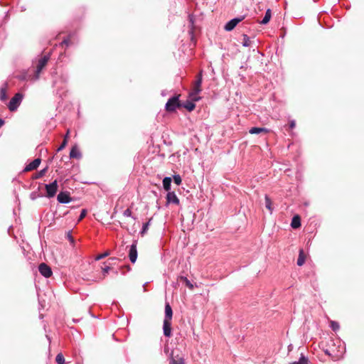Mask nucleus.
I'll return each instance as SVG.
<instances>
[{"instance_id":"obj_7","label":"nucleus","mask_w":364,"mask_h":364,"mask_svg":"<svg viewBox=\"0 0 364 364\" xmlns=\"http://www.w3.org/2000/svg\"><path fill=\"white\" fill-rule=\"evenodd\" d=\"M136 242L134 241L129 247V258L132 263H134L137 259Z\"/></svg>"},{"instance_id":"obj_27","label":"nucleus","mask_w":364,"mask_h":364,"mask_svg":"<svg viewBox=\"0 0 364 364\" xmlns=\"http://www.w3.org/2000/svg\"><path fill=\"white\" fill-rule=\"evenodd\" d=\"M330 327L331 328V329L334 331H336L339 329L340 328V326H339V323L336 321H331V323H330Z\"/></svg>"},{"instance_id":"obj_37","label":"nucleus","mask_w":364,"mask_h":364,"mask_svg":"<svg viewBox=\"0 0 364 364\" xmlns=\"http://www.w3.org/2000/svg\"><path fill=\"white\" fill-rule=\"evenodd\" d=\"M69 42H70V39H69V38H65V39L62 41L61 44H62V45H65V46H68L69 45Z\"/></svg>"},{"instance_id":"obj_13","label":"nucleus","mask_w":364,"mask_h":364,"mask_svg":"<svg viewBox=\"0 0 364 364\" xmlns=\"http://www.w3.org/2000/svg\"><path fill=\"white\" fill-rule=\"evenodd\" d=\"M166 202L167 203H173L175 205H178L180 201L177 196L174 192L168 191L166 195Z\"/></svg>"},{"instance_id":"obj_25","label":"nucleus","mask_w":364,"mask_h":364,"mask_svg":"<svg viewBox=\"0 0 364 364\" xmlns=\"http://www.w3.org/2000/svg\"><path fill=\"white\" fill-rule=\"evenodd\" d=\"M180 279L183 282H185L186 285L190 289H193L194 286L193 284L191 283V282L188 279L187 277H183V276H181L180 277Z\"/></svg>"},{"instance_id":"obj_18","label":"nucleus","mask_w":364,"mask_h":364,"mask_svg":"<svg viewBox=\"0 0 364 364\" xmlns=\"http://www.w3.org/2000/svg\"><path fill=\"white\" fill-rule=\"evenodd\" d=\"M171 177L167 176L163 179V186H164V190H166V191H169V190L171 189Z\"/></svg>"},{"instance_id":"obj_21","label":"nucleus","mask_w":364,"mask_h":364,"mask_svg":"<svg viewBox=\"0 0 364 364\" xmlns=\"http://www.w3.org/2000/svg\"><path fill=\"white\" fill-rule=\"evenodd\" d=\"M194 101H193L191 100V101H189V100H187L184 104H183V107H185L187 110L188 111H193L195 107H196V105L195 103L193 102Z\"/></svg>"},{"instance_id":"obj_43","label":"nucleus","mask_w":364,"mask_h":364,"mask_svg":"<svg viewBox=\"0 0 364 364\" xmlns=\"http://www.w3.org/2000/svg\"><path fill=\"white\" fill-rule=\"evenodd\" d=\"M289 364H296V362L295 361V362L291 363Z\"/></svg>"},{"instance_id":"obj_12","label":"nucleus","mask_w":364,"mask_h":364,"mask_svg":"<svg viewBox=\"0 0 364 364\" xmlns=\"http://www.w3.org/2000/svg\"><path fill=\"white\" fill-rule=\"evenodd\" d=\"M41 161V160L39 158L34 159L33 161H31V163L26 166V167L23 169V171L28 172L36 169L40 165Z\"/></svg>"},{"instance_id":"obj_26","label":"nucleus","mask_w":364,"mask_h":364,"mask_svg":"<svg viewBox=\"0 0 364 364\" xmlns=\"http://www.w3.org/2000/svg\"><path fill=\"white\" fill-rule=\"evenodd\" d=\"M55 362L58 364H64L65 363V358L62 353H58L55 357Z\"/></svg>"},{"instance_id":"obj_14","label":"nucleus","mask_w":364,"mask_h":364,"mask_svg":"<svg viewBox=\"0 0 364 364\" xmlns=\"http://www.w3.org/2000/svg\"><path fill=\"white\" fill-rule=\"evenodd\" d=\"M81 156L82 154L77 146L76 145L73 146L70 152V157L72 159H80Z\"/></svg>"},{"instance_id":"obj_2","label":"nucleus","mask_w":364,"mask_h":364,"mask_svg":"<svg viewBox=\"0 0 364 364\" xmlns=\"http://www.w3.org/2000/svg\"><path fill=\"white\" fill-rule=\"evenodd\" d=\"M203 82L202 71H200L196 75V80H195L193 86L192 91L189 93V97L193 101H198L200 97L198 95L201 92V85Z\"/></svg>"},{"instance_id":"obj_9","label":"nucleus","mask_w":364,"mask_h":364,"mask_svg":"<svg viewBox=\"0 0 364 364\" xmlns=\"http://www.w3.org/2000/svg\"><path fill=\"white\" fill-rule=\"evenodd\" d=\"M68 79V77L66 75H61L58 80H53V85L57 89L63 88V86L67 82Z\"/></svg>"},{"instance_id":"obj_34","label":"nucleus","mask_w":364,"mask_h":364,"mask_svg":"<svg viewBox=\"0 0 364 364\" xmlns=\"http://www.w3.org/2000/svg\"><path fill=\"white\" fill-rule=\"evenodd\" d=\"M170 364H183V360L181 358L179 360H176L174 358H171Z\"/></svg>"},{"instance_id":"obj_36","label":"nucleus","mask_w":364,"mask_h":364,"mask_svg":"<svg viewBox=\"0 0 364 364\" xmlns=\"http://www.w3.org/2000/svg\"><path fill=\"white\" fill-rule=\"evenodd\" d=\"M109 269H110V267L109 266H106L104 268H102V272H103L104 276H105V274L108 273Z\"/></svg>"},{"instance_id":"obj_35","label":"nucleus","mask_w":364,"mask_h":364,"mask_svg":"<svg viewBox=\"0 0 364 364\" xmlns=\"http://www.w3.org/2000/svg\"><path fill=\"white\" fill-rule=\"evenodd\" d=\"M86 213H87L86 210H85V209L82 210L81 213H80V217H79V220H80L82 218H84L85 217V215H86Z\"/></svg>"},{"instance_id":"obj_24","label":"nucleus","mask_w":364,"mask_h":364,"mask_svg":"<svg viewBox=\"0 0 364 364\" xmlns=\"http://www.w3.org/2000/svg\"><path fill=\"white\" fill-rule=\"evenodd\" d=\"M264 200H265V207L272 213V200H271L270 198L267 195H265Z\"/></svg>"},{"instance_id":"obj_42","label":"nucleus","mask_w":364,"mask_h":364,"mask_svg":"<svg viewBox=\"0 0 364 364\" xmlns=\"http://www.w3.org/2000/svg\"><path fill=\"white\" fill-rule=\"evenodd\" d=\"M291 348H292V345H291V344H290V345L288 346L289 350H290Z\"/></svg>"},{"instance_id":"obj_40","label":"nucleus","mask_w":364,"mask_h":364,"mask_svg":"<svg viewBox=\"0 0 364 364\" xmlns=\"http://www.w3.org/2000/svg\"><path fill=\"white\" fill-rule=\"evenodd\" d=\"M4 121L1 118H0V128L4 125Z\"/></svg>"},{"instance_id":"obj_28","label":"nucleus","mask_w":364,"mask_h":364,"mask_svg":"<svg viewBox=\"0 0 364 364\" xmlns=\"http://www.w3.org/2000/svg\"><path fill=\"white\" fill-rule=\"evenodd\" d=\"M46 171H47V168H45L41 170L38 173H36L33 178H39L43 177L45 175Z\"/></svg>"},{"instance_id":"obj_11","label":"nucleus","mask_w":364,"mask_h":364,"mask_svg":"<svg viewBox=\"0 0 364 364\" xmlns=\"http://www.w3.org/2000/svg\"><path fill=\"white\" fill-rule=\"evenodd\" d=\"M243 19V18H235L229 21L225 26V29L228 31L233 30L235 26Z\"/></svg>"},{"instance_id":"obj_15","label":"nucleus","mask_w":364,"mask_h":364,"mask_svg":"<svg viewBox=\"0 0 364 364\" xmlns=\"http://www.w3.org/2000/svg\"><path fill=\"white\" fill-rule=\"evenodd\" d=\"M249 132L252 134H260V133H267L268 132V129L264 128V127H252L250 130H249Z\"/></svg>"},{"instance_id":"obj_4","label":"nucleus","mask_w":364,"mask_h":364,"mask_svg":"<svg viewBox=\"0 0 364 364\" xmlns=\"http://www.w3.org/2000/svg\"><path fill=\"white\" fill-rule=\"evenodd\" d=\"M23 100V95L20 92L16 93L11 100L9 103V109L10 111L14 112L17 109Z\"/></svg>"},{"instance_id":"obj_29","label":"nucleus","mask_w":364,"mask_h":364,"mask_svg":"<svg viewBox=\"0 0 364 364\" xmlns=\"http://www.w3.org/2000/svg\"><path fill=\"white\" fill-rule=\"evenodd\" d=\"M68 133H69V132H67V134H66V136H65V139H63V141L62 144H60V146L58 148V149H57V151H61V150H62V149H63L65 148V146H66V144H67V136H68Z\"/></svg>"},{"instance_id":"obj_5","label":"nucleus","mask_w":364,"mask_h":364,"mask_svg":"<svg viewBox=\"0 0 364 364\" xmlns=\"http://www.w3.org/2000/svg\"><path fill=\"white\" fill-rule=\"evenodd\" d=\"M58 182L56 180L49 184H46V197L50 198L55 196L58 191Z\"/></svg>"},{"instance_id":"obj_41","label":"nucleus","mask_w":364,"mask_h":364,"mask_svg":"<svg viewBox=\"0 0 364 364\" xmlns=\"http://www.w3.org/2000/svg\"><path fill=\"white\" fill-rule=\"evenodd\" d=\"M324 352H325V354H326V355H331L328 350H326Z\"/></svg>"},{"instance_id":"obj_8","label":"nucleus","mask_w":364,"mask_h":364,"mask_svg":"<svg viewBox=\"0 0 364 364\" xmlns=\"http://www.w3.org/2000/svg\"><path fill=\"white\" fill-rule=\"evenodd\" d=\"M49 58H50L49 55H44L41 59H39L38 65H37V68H36V77L37 78L38 77V75L40 74V73L41 72L43 68L47 64Z\"/></svg>"},{"instance_id":"obj_1","label":"nucleus","mask_w":364,"mask_h":364,"mask_svg":"<svg viewBox=\"0 0 364 364\" xmlns=\"http://www.w3.org/2000/svg\"><path fill=\"white\" fill-rule=\"evenodd\" d=\"M173 316L172 308L168 302L165 304V316L163 323V332L166 337L171 336V320Z\"/></svg>"},{"instance_id":"obj_32","label":"nucleus","mask_w":364,"mask_h":364,"mask_svg":"<svg viewBox=\"0 0 364 364\" xmlns=\"http://www.w3.org/2000/svg\"><path fill=\"white\" fill-rule=\"evenodd\" d=\"M173 181L176 185L179 186L182 182L181 177L178 174L174 175L173 176Z\"/></svg>"},{"instance_id":"obj_38","label":"nucleus","mask_w":364,"mask_h":364,"mask_svg":"<svg viewBox=\"0 0 364 364\" xmlns=\"http://www.w3.org/2000/svg\"><path fill=\"white\" fill-rule=\"evenodd\" d=\"M295 126H296L295 120H291L289 122V128L292 129L295 127Z\"/></svg>"},{"instance_id":"obj_30","label":"nucleus","mask_w":364,"mask_h":364,"mask_svg":"<svg viewBox=\"0 0 364 364\" xmlns=\"http://www.w3.org/2000/svg\"><path fill=\"white\" fill-rule=\"evenodd\" d=\"M123 215L124 217H131L134 220H136V218L134 217L132 215V210L129 209V208H127L126 209L124 212H123Z\"/></svg>"},{"instance_id":"obj_19","label":"nucleus","mask_w":364,"mask_h":364,"mask_svg":"<svg viewBox=\"0 0 364 364\" xmlns=\"http://www.w3.org/2000/svg\"><path fill=\"white\" fill-rule=\"evenodd\" d=\"M305 262V255L303 250H299V257L296 264L298 266H302Z\"/></svg>"},{"instance_id":"obj_3","label":"nucleus","mask_w":364,"mask_h":364,"mask_svg":"<svg viewBox=\"0 0 364 364\" xmlns=\"http://www.w3.org/2000/svg\"><path fill=\"white\" fill-rule=\"evenodd\" d=\"M180 107L179 95H174L168 99L165 105V109L167 112H174Z\"/></svg>"},{"instance_id":"obj_33","label":"nucleus","mask_w":364,"mask_h":364,"mask_svg":"<svg viewBox=\"0 0 364 364\" xmlns=\"http://www.w3.org/2000/svg\"><path fill=\"white\" fill-rule=\"evenodd\" d=\"M108 255H109V253H108L107 252H105V253H103V254H100V255H97V256H96V257H95V260H96V261L100 260V259H103V258L106 257H107V256H108Z\"/></svg>"},{"instance_id":"obj_39","label":"nucleus","mask_w":364,"mask_h":364,"mask_svg":"<svg viewBox=\"0 0 364 364\" xmlns=\"http://www.w3.org/2000/svg\"><path fill=\"white\" fill-rule=\"evenodd\" d=\"M31 198L32 200H35V199L36 198V193H32L31 194Z\"/></svg>"},{"instance_id":"obj_16","label":"nucleus","mask_w":364,"mask_h":364,"mask_svg":"<svg viewBox=\"0 0 364 364\" xmlns=\"http://www.w3.org/2000/svg\"><path fill=\"white\" fill-rule=\"evenodd\" d=\"M291 226L294 229L299 228L301 226V218L298 215L293 217Z\"/></svg>"},{"instance_id":"obj_23","label":"nucleus","mask_w":364,"mask_h":364,"mask_svg":"<svg viewBox=\"0 0 364 364\" xmlns=\"http://www.w3.org/2000/svg\"><path fill=\"white\" fill-rule=\"evenodd\" d=\"M242 37H243V41L242 42V46L244 47H249L251 43L250 37L246 34H243Z\"/></svg>"},{"instance_id":"obj_31","label":"nucleus","mask_w":364,"mask_h":364,"mask_svg":"<svg viewBox=\"0 0 364 364\" xmlns=\"http://www.w3.org/2000/svg\"><path fill=\"white\" fill-rule=\"evenodd\" d=\"M6 99V89L1 87L0 90V100H5Z\"/></svg>"},{"instance_id":"obj_10","label":"nucleus","mask_w":364,"mask_h":364,"mask_svg":"<svg viewBox=\"0 0 364 364\" xmlns=\"http://www.w3.org/2000/svg\"><path fill=\"white\" fill-rule=\"evenodd\" d=\"M57 200L60 203H68L72 200L70 193L67 191L60 192L57 196Z\"/></svg>"},{"instance_id":"obj_17","label":"nucleus","mask_w":364,"mask_h":364,"mask_svg":"<svg viewBox=\"0 0 364 364\" xmlns=\"http://www.w3.org/2000/svg\"><path fill=\"white\" fill-rule=\"evenodd\" d=\"M271 16H272V11H271V9H268L267 11H266V13H265V15L264 16V18H262V20L259 22V23L261 24H267V23H269L270 18H271Z\"/></svg>"},{"instance_id":"obj_6","label":"nucleus","mask_w":364,"mask_h":364,"mask_svg":"<svg viewBox=\"0 0 364 364\" xmlns=\"http://www.w3.org/2000/svg\"><path fill=\"white\" fill-rule=\"evenodd\" d=\"M38 271L46 278H49L53 274L51 268L46 263L40 264Z\"/></svg>"},{"instance_id":"obj_22","label":"nucleus","mask_w":364,"mask_h":364,"mask_svg":"<svg viewBox=\"0 0 364 364\" xmlns=\"http://www.w3.org/2000/svg\"><path fill=\"white\" fill-rule=\"evenodd\" d=\"M296 362V364H311L308 357L305 356L303 353H301L299 360Z\"/></svg>"},{"instance_id":"obj_20","label":"nucleus","mask_w":364,"mask_h":364,"mask_svg":"<svg viewBox=\"0 0 364 364\" xmlns=\"http://www.w3.org/2000/svg\"><path fill=\"white\" fill-rule=\"evenodd\" d=\"M152 218H151L146 223H144L142 225V228L140 231V235L144 236L148 231L149 227L151 225Z\"/></svg>"}]
</instances>
